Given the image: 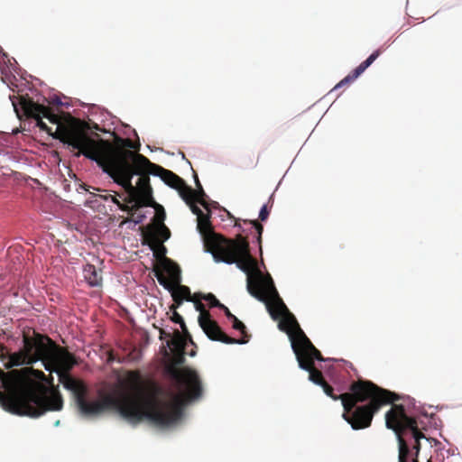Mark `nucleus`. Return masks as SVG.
<instances>
[{"label": "nucleus", "mask_w": 462, "mask_h": 462, "mask_svg": "<svg viewBox=\"0 0 462 462\" xmlns=\"http://www.w3.org/2000/svg\"><path fill=\"white\" fill-rule=\"evenodd\" d=\"M195 182H196V187L197 189H199V187H202L199 180V178H198V175L195 174Z\"/></svg>", "instance_id": "obj_36"}, {"label": "nucleus", "mask_w": 462, "mask_h": 462, "mask_svg": "<svg viewBox=\"0 0 462 462\" xmlns=\"http://www.w3.org/2000/svg\"><path fill=\"white\" fill-rule=\"evenodd\" d=\"M176 190H178L179 195L187 204H190L192 201H195V189L188 186L185 181H183Z\"/></svg>", "instance_id": "obj_19"}, {"label": "nucleus", "mask_w": 462, "mask_h": 462, "mask_svg": "<svg viewBox=\"0 0 462 462\" xmlns=\"http://www.w3.org/2000/svg\"><path fill=\"white\" fill-rule=\"evenodd\" d=\"M263 302L273 319H282L279 324L280 329L284 330L288 328L297 329L295 336L291 337V341L299 366L309 372V379L311 382L321 386L326 380L322 373L314 365V360H324L319 350L314 346L301 330L295 317L289 311L288 308L286 307L284 310L279 309L276 305V297L270 294Z\"/></svg>", "instance_id": "obj_6"}, {"label": "nucleus", "mask_w": 462, "mask_h": 462, "mask_svg": "<svg viewBox=\"0 0 462 462\" xmlns=\"http://www.w3.org/2000/svg\"><path fill=\"white\" fill-rule=\"evenodd\" d=\"M152 207L155 208L156 212L153 217V225H152L151 226H162V224H164V220L166 217L164 208H162V206L155 203L154 201Z\"/></svg>", "instance_id": "obj_21"}, {"label": "nucleus", "mask_w": 462, "mask_h": 462, "mask_svg": "<svg viewBox=\"0 0 462 462\" xmlns=\"http://www.w3.org/2000/svg\"><path fill=\"white\" fill-rule=\"evenodd\" d=\"M139 160L144 163V165H148L152 167V171H150L152 175L158 176L164 181L165 184L170 186L172 189L180 188V185L184 181L180 177L172 172L170 170L164 169L160 165L152 163L150 162L148 158L145 156H138Z\"/></svg>", "instance_id": "obj_12"}, {"label": "nucleus", "mask_w": 462, "mask_h": 462, "mask_svg": "<svg viewBox=\"0 0 462 462\" xmlns=\"http://www.w3.org/2000/svg\"><path fill=\"white\" fill-rule=\"evenodd\" d=\"M172 299H173L174 303L170 307V310H176L177 308H179L182 304L183 300L180 299V297L172 298Z\"/></svg>", "instance_id": "obj_34"}, {"label": "nucleus", "mask_w": 462, "mask_h": 462, "mask_svg": "<svg viewBox=\"0 0 462 462\" xmlns=\"http://www.w3.org/2000/svg\"><path fill=\"white\" fill-rule=\"evenodd\" d=\"M324 393L329 396L330 398H332L333 400L337 401V400H340L342 402V396L345 394V393H341L339 395H336L334 394V389L331 385H329L327 382H325L322 385H321Z\"/></svg>", "instance_id": "obj_24"}, {"label": "nucleus", "mask_w": 462, "mask_h": 462, "mask_svg": "<svg viewBox=\"0 0 462 462\" xmlns=\"http://www.w3.org/2000/svg\"><path fill=\"white\" fill-rule=\"evenodd\" d=\"M249 223L254 226V228L257 232V242L261 245L262 243V234L263 232V226L257 220H250Z\"/></svg>", "instance_id": "obj_29"}, {"label": "nucleus", "mask_w": 462, "mask_h": 462, "mask_svg": "<svg viewBox=\"0 0 462 462\" xmlns=\"http://www.w3.org/2000/svg\"><path fill=\"white\" fill-rule=\"evenodd\" d=\"M232 323H233V328L236 330H238L242 333V335H243L242 339H246L248 341L249 336L246 334V328H245V324L242 321H240L237 318H234V319L232 320Z\"/></svg>", "instance_id": "obj_23"}, {"label": "nucleus", "mask_w": 462, "mask_h": 462, "mask_svg": "<svg viewBox=\"0 0 462 462\" xmlns=\"http://www.w3.org/2000/svg\"><path fill=\"white\" fill-rule=\"evenodd\" d=\"M190 208V210L197 217L202 216L204 212L195 204V201H192L190 204H188Z\"/></svg>", "instance_id": "obj_30"}, {"label": "nucleus", "mask_w": 462, "mask_h": 462, "mask_svg": "<svg viewBox=\"0 0 462 462\" xmlns=\"http://www.w3.org/2000/svg\"><path fill=\"white\" fill-rule=\"evenodd\" d=\"M171 236L170 229L164 225L157 226H148L147 231L143 233L144 243H160L167 241Z\"/></svg>", "instance_id": "obj_15"}, {"label": "nucleus", "mask_w": 462, "mask_h": 462, "mask_svg": "<svg viewBox=\"0 0 462 462\" xmlns=\"http://www.w3.org/2000/svg\"><path fill=\"white\" fill-rule=\"evenodd\" d=\"M0 360L4 363V366L6 369L23 365H32L33 364L24 346L17 352L10 353L7 347L2 344H0Z\"/></svg>", "instance_id": "obj_10"}, {"label": "nucleus", "mask_w": 462, "mask_h": 462, "mask_svg": "<svg viewBox=\"0 0 462 462\" xmlns=\"http://www.w3.org/2000/svg\"><path fill=\"white\" fill-rule=\"evenodd\" d=\"M110 199L115 204H116L119 207V208L123 211H127L128 213H130V212L133 213L134 211H136L138 209V208H132V206L129 207L125 204L120 203V201L116 197H114L112 195L106 197V199Z\"/></svg>", "instance_id": "obj_27"}, {"label": "nucleus", "mask_w": 462, "mask_h": 462, "mask_svg": "<svg viewBox=\"0 0 462 462\" xmlns=\"http://www.w3.org/2000/svg\"><path fill=\"white\" fill-rule=\"evenodd\" d=\"M198 321L201 328L207 324L211 323L212 321H214V319H212L209 311L205 310L199 313Z\"/></svg>", "instance_id": "obj_25"}, {"label": "nucleus", "mask_w": 462, "mask_h": 462, "mask_svg": "<svg viewBox=\"0 0 462 462\" xmlns=\"http://www.w3.org/2000/svg\"><path fill=\"white\" fill-rule=\"evenodd\" d=\"M155 277L159 283L171 292L172 298L180 297L183 300L195 301V297L199 296V293L192 296L189 288L186 285H181L180 282L171 284V282L159 269L155 270Z\"/></svg>", "instance_id": "obj_11"}, {"label": "nucleus", "mask_w": 462, "mask_h": 462, "mask_svg": "<svg viewBox=\"0 0 462 462\" xmlns=\"http://www.w3.org/2000/svg\"><path fill=\"white\" fill-rule=\"evenodd\" d=\"M61 140L78 150L76 157L84 155L95 161L116 183L122 186L127 193L125 201L133 204L132 208L152 206L149 177L152 167L139 160L138 156L143 154L131 151L134 148L132 140L116 137L115 145L104 139L96 141L86 134L79 123L66 127Z\"/></svg>", "instance_id": "obj_2"}, {"label": "nucleus", "mask_w": 462, "mask_h": 462, "mask_svg": "<svg viewBox=\"0 0 462 462\" xmlns=\"http://www.w3.org/2000/svg\"><path fill=\"white\" fill-rule=\"evenodd\" d=\"M23 344L30 359L34 363L42 361L48 371L69 351L58 346L47 335L36 332L34 329L23 331Z\"/></svg>", "instance_id": "obj_8"}, {"label": "nucleus", "mask_w": 462, "mask_h": 462, "mask_svg": "<svg viewBox=\"0 0 462 462\" xmlns=\"http://www.w3.org/2000/svg\"><path fill=\"white\" fill-rule=\"evenodd\" d=\"M0 404L15 415L37 418L63 407L60 393L53 387V377L32 367L5 372L0 368Z\"/></svg>", "instance_id": "obj_3"}, {"label": "nucleus", "mask_w": 462, "mask_h": 462, "mask_svg": "<svg viewBox=\"0 0 462 462\" xmlns=\"http://www.w3.org/2000/svg\"><path fill=\"white\" fill-rule=\"evenodd\" d=\"M200 299L201 298L199 296H197L195 297V301H193L196 310L199 313L206 310L205 305L200 301Z\"/></svg>", "instance_id": "obj_31"}, {"label": "nucleus", "mask_w": 462, "mask_h": 462, "mask_svg": "<svg viewBox=\"0 0 462 462\" xmlns=\"http://www.w3.org/2000/svg\"><path fill=\"white\" fill-rule=\"evenodd\" d=\"M143 245H147L150 249L152 251L154 257L157 259L158 263L155 265H160L161 261H162L166 257L167 249L166 247L160 243H144Z\"/></svg>", "instance_id": "obj_20"}, {"label": "nucleus", "mask_w": 462, "mask_h": 462, "mask_svg": "<svg viewBox=\"0 0 462 462\" xmlns=\"http://www.w3.org/2000/svg\"><path fill=\"white\" fill-rule=\"evenodd\" d=\"M385 423L398 440V462H420L421 439H426L416 419L406 414L403 405H393L385 414Z\"/></svg>", "instance_id": "obj_7"}, {"label": "nucleus", "mask_w": 462, "mask_h": 462, "mask_svg": "<svg viewBox=\"0 0 462 462\" xmlns=\"http://www.w3.org/2000/svg\"><path fill=\"white\" fill-rule=\"evenodd\" d=\"M220 310L224 311L226 317L229 319V320H233L234 318H236L234 314L231 313V311L229 310V309L225 306L224 304L220 307Z\"/></svg>", "instance_id": "obj_33"}, {"label": "nucleus", "mask_w": 462, "mask_h": 462, "mask_svg": "<svg viewBox=\"0 0 462 462\" xmlns=\"http://www.w3.org/2000/svg\"><path fill=\"white\" fill-rule=\"evenodd\" d=\"M257 163H258V159H257V160H256V162H254V166L255 167V166L257 165Z\"/></svg>", "instance_id": "obj_38"}, {"label": "nucleus", "mask_w": 462, "mask_h": 462, "mask_svg": "<svg viewBox=\"0 0 462 462\" xmlns=\"http://www.w3.org/2000/svg\"><path fill=\"white\" fill-rule=\"evenodd\" d=\"M171 336L170 333H167L165 332L163 329H161L160 330V338L162 339V338H171Z\"/></svg>", "instance_id": "obj_35"}, {"label": "nucleus", "mask_w": 462, "mask_h": 462, "mask_svg": "<svg viewBox=\"0 0 462 462\" xmlns=\"http://www.w3.org/2000/svg\"><path fill=\"white\" fill-rule=\"evenodd\" d=\"M381 53V49L374 51L365 60L360 63L352 72L337 83L335 86L334 90L355 81L380 56Z\"/></svg>", "instance_id": "obj_14"}, {"label": "nucleus", "mask_w": 462, "mask_h": 462, "mask_svg": "<svg viewBox=\"0 0 462 462\" xmlns=\"http://www.w3.org/2000/svg\"><path fill=\"white\" fill-rule=\"evenodd\" d=\"M269 217V210L267 208V206L266 205H263L260 210V213H259V218L262 220V221H265Z\"/></svg>", "instance_id": "obj_32"}, {"label": "nucleus", "mask_w": 462, "mask_h": 462, "mask_svg": "<svg viewBox=\"0 0 462 462\" xmlns=\"http://www.w3.org/2000/svg\"><path fill=\"white\" fill-rule=\"evenodd\" d=\"M198 230L202 236L207 251L212 254L217 262L227 264L236 263L247 275V291L260 301H264L268 295L276 297V305L282 310L286 305L280 298L270 274L263 275L257 266V261L250 253L246 237L237 235L235 239L226 238L214 232L208 214L197 217Z\"/></svg>", "instance_id": "obj_4"}, {"label": "nucleus", "mask_w": 462, "mask_h": 462, "mask_svg": "<svg viewBox=\"0 0 462 462\" xmlns=\"http://www.w3.org/2000/svg\"><path fill=\"white\" fill-rule=\"evenodd\" d=\"M76 364L74 356L68 352L48 371L55 372L64 388L72 392L79 411L85 416H97L108 410H116L132 424L147 420L156 426L167 427L181 418L184 401L199 399L203 393L201 380L195 370L170 366L168 373L181 392L171 401L162 400V389L153 381L144 382L138 370L127 374L133 393L121 391L116 395L104 394L100 399L88 401L87 386L69 374Z\"/></svg>", "instance_id": "obj_1"}, {"label": "nucleus", "mask_w": 462, "mask_h": 462, "mask_svg": "<svg viewBox=\"0 0 462 462\" xmlns=\"http://www.w3.org/2000/svg\"><path fill=\"white\" fill-rule=\"evenodd\" d=\"M186 344V338L179 330H175L173 336L167 341V346L175 356L177 363L181 364L184 361Z\"/></svg>", "instance_id": "obj_17"}, {"label": "nucleus", "mask_w": 462, "mask_h": 462, "mask_svg": "<svg viewBox=\"0 0 462 462\" xmlns=\"http://www.w3.org/2000/svg\"><path fill=\"white\" fill-rule=\"evenodd\" d=\"M20 106L22 110L23 111L24 115L29 118H33L36 120L37 126L40 127V129L51 133V128L48 127V125L42 121V118H47L51 123L58 125L55 138H58L60 142L65 143L61 140L62 137V132L66 127L71 126L76 124H81L82 127L84 128V131L88 136V124L76 118H72L69 123L67 125H60V116L56 115L51 108L45 106L43 105H40L35 103L32 98L22 97L20 98ZM66 144L71 146L74 148L71 144L69 143H66Z\"/></svg>", "instance_id": "obj_9"}, {"label": "nucleus", "mask_w": 462, "mask_h": 462, "mask_svg": "<svg viewBox=\"0 0 462 462\" xmlns=\"http://www.w3.org/2000/svg\"><path fill=\"white\" fill-rule=\"evenodd\" d=\"M156 269L161 270V272L163 275L165 273L169 277L167 279L171 282V284L180 282V281H181L180 268L176 263H174L170 258H164L162 261H161L160 265H154V268H153L154 273H155Z\"/></svg>", "instance_id": "obj_16"}, {"label": "nucleus", "mask_w": 462, "mask_h": 462, "mask_svg": "<svg viewBox=\"0 0 462 462\" xmlns=\"http://www.w3.org/2000/svg\"><path fill=\"white\" fill-rule=\"evenodd\" d=\"M350 393L342 396L343 418L357 430L371 426L374 414L386 404L396 405L399 396L371 381L358 380L351 383Z\"/></svg>", "instance_id": "obj_5"}, {"label": "nucleus", "mask_w": 462, "mask_h": 462, "mask_svg": "<svg viewBox=\"0 0 462 462\" xmlns=\"http://www.w3.org/2000/svg\"><path fill=\"white\" fill-rule=\"evenodd\" d=\"M171 311H172L171 320L174 323L180 324L183 333L188 335L187 327L185 325L183 318L176 310H171Z\"/></svg>", "instance_id": "obj_26"}, {"label": "nucleus", "mask_w": 462, "mask_h": 462, "mask_svg": "<svg viewBox=\"0 0 462 462\" xmlns=\"http://www.w3.org/2000/svg\"><path fill=\"white\" fill-rule=\"evenodd\" d=\"M196 192V195H195V201H197L198 203H199L201 206H203L204 208H207L208 205H207V202L205 201L204 198L206 197V193L203 189L202 187H199V189H197L195 190Z\"/></svg>", "instance_id": "obj_28"}, {"label": "nucleus", "mask_w": 462, "mask_h": 462, "mask_svg": "<svg viewBox=\"0 0 462 462\" xmlns=\"http://www.w3.org/2000/svg\"><path fill=\"white\" fill-rule=\"evenodd\" d=\"M143 216H140V217H138V219H137V220H135V222H136V223H140V222H142V221H143Z\"/></svg>", "instance_id": "obj_37"}, {"label": "nucleus", "mask_w": 462, "mask_h": 462, "mask_svg": "<svg viewBox=\"0 0 462 462\" xmlns=\"http://www.w3.org/2000/svg\"><path fill=\"white\" fill-rule=\"evenodd\" d=\"M199 296L208 301V305L210 308H218L220 309V307L223 305L217 298L214 294L212 293H208V294H201V293H199Z\"/></svg>", "instance_id": "obj_22"}, {"label": "nucleus", "mask_w": 462, "mask_h": 462, "mask_svg": "<svg viewBox=\"0 0 462 462\" xmlns=\"http://www.w3.org/2000/svg\"><path fill=\"white\" fill-rule=\"evenodd\" d=\"M208 337L213 341H220L225 344H245L246 339H236L226 335L216 320L201 327Z\"/></svg>", "instance_id": "obj_13"}, {"label": "nucleus", "mask_w": 462, "mask_h": 462, "mask_svg": "<svg viewBox=\"0 0 462 462\" xmlns=\"http://www.w3.org/2000/svg\"><path fill=\"white\" fill-rule=\"evenodd\" d=\"M83 276L91 287L102 284V272L94 264L87 263L83 268Z\"/></svg>", "instance_id": "obj_18"}, {"label": "nucleus", "mask_w": 462, "mask_h": 462, "mask_svg": "<svg viewBox=\"0 0 462 462\" xmlns=\"http://www.w3.org/2000/svg\"><path fill=\"white\" fill-rule=\"evenodd\" d=\"M428 462H431V461L429 459Z\"/></svg>", "instance_id": "obj_39"}]
</instances>
